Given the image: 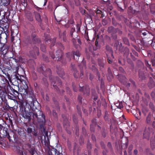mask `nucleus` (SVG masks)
Instances as JSON below:
<instances>
[{
	"label": "nucleus",
	"instance_id": "obj_63",
	"mask_svg": "<svg viewBox=\"0 0 155 155\" xmlns=\"http://www.w3.org/2000/svg\"><path fill=\"white\" fill-rule=\"evenodd\" d=\"M2 142L1 141H0V144L2 145Z\"/></svg>",
	"mask_w": 155,
	"mask_h": 155
},
{
	"label": "nucleus",
	"instance_id": "obj_14",
	"mask_svg": "<svg viewBox=\"0 0 155 155\" xmlns=\"http://www.w3.org/2000/svg\"><path fill=\"white\" fill-rule=\"evenodd\" d=\"M57 73L61 77H63L64 75V72L63 70L61 69L60 70H58L57 71Z\"/></svg>",
	"mask_w": 155,
	"mask_h": 155
},
{
	"label": "nucleus",
	"instance_id": "obj_22",
	"mask_svg": "<svg viewBox=\"0 0 155 155\" xmlns=\"http://www.w3.org/2000/svg\"><path fill=\"white\" fill-rule=\"evenodd\" d=\"M28 96L29 95L30 96H31L32 95L33 93L31 90L29 89L28 88Z\"/></svg>",
	"mask_w": 155,
	"mask_h": 155
},
{
	"label": "nucleus",
	"instance_id": "obj_35",
	"mask_svg": "<svg viewBox=\"0 0 155 155\" xmlns=\"http://www.w3.org/2000/svg\"><path fill=\"white\" fill-rule=\"evenodd\" d=\"M99 65L100 67H101L102 68H103L104 67V64L103 63H102V62H99Z\"/></svg>",
	"mask_w": 155,
	"mask_h": 155
},
{
	"label": "nucleus",
	"instance_id": "obj_31",
	"mask_svg": "<svg viewBox=\"0 0 155 155\" xmlns=\"http://www.w3.org/2000/svg\"><path fill=\"white\" fill-rule=\"evenodd\" d=\"M76 27V29L77 30V32L80 31V27L79 25V24H77Z\"/></svg>",
	"mask_w": 155,
	"mask_h": 155
},
{
	"label": "nucleus",
	"instance_id": "obj_33",
	"mask_svg": "<svg viewBox=\"0 0 155 155\" xmlns=\"http://www.w3.org/2000/svg\"><path fill=\"white\" fill-rule=\"evenodd\" d=\"M32 115H33V117L34 118H37L38 117L37 114L36 113L34 114L32 112Z\"/></svg>",
	"mask_w": 155,
	"mask_h": 155
},
{
	"label": "nucleus",
	"instance_id": "obj_8",
	"mask_svg": "<svg viewBox=\"0 0 155 155\" xmlns=\"http://www.w3.org/2000/svg\"><path fill=\"white\" fill-rule=\"evenodd\" d=\"M2 45V46L0 48V50L3 52V53H6L8 50V47L5 44Z\"/></svg>",
	"mask_w": 155,
	"mask_h": 155
},
{
	"label": "nucleus",
	"instance_id": "obj_29",
	"mask_svg": "<svg viewBox=\"0 0 155 155\" xmlns=\"http://www.w3.org/2000/svg\"><path fill=\"white\" fill-rule=\"evenodd\" d=\"M20 153V155H27V153L25 151H21Z\"/></svg>",
	"mask_w": 155,
	"mask_h": 155
},
{
	"label": "nucleus",
	"instance_id": "obj_48",
	"mask_svg": "<svg viewBox=\"0 0 155 155\" xmlns=\"http://www.w3.org/2000/svg\"><path fill=\"white\" fill-rule=\"evenodd\" d=\"M13 90L14 93V94H15V92L17 93L18 94V92L17 91H16L14 89H13Z\"/></svg>",
	"mask_w": 155,
	"mask_h": 155
},
{
	"label": "nucleus",
	"instance_id": "obj_54",
	"mask_svg": "<svg viewBox=\"0 0 155 155\" xmlns=\"http://www.w3.org/2000/svg\"><path fill=\"white\" fill-rule=\"evenodd\" d=\"M142 34L143 35H145L147 34V33L145 32H144L142 33Z\"/></svg>",
	"mask_w": 155,
	"mask_h": 155
},
{
	"label": "nucleus",
	"instance_id": "obj_46",
	"mask_svg": "<svg viewBox=\"0 0 155 155\" xmlns=\"http://www.w3.org/2000/svg\"><path fill=\"white\" fill-rule=\"evenodd\" d=\"M78 100L80 102H81V98L80 96H79L78 98Z\"/></svg>",
	"mask_w": 155,
	"mask_h": 155
},
{
	"label": "nucleus",
	"instance_id": "obj_49",
	"mask_svg": "<svg viewBox=\"0 0 155 155\" xmlns=\"http://www.w3.org/2000/svg\"><path fill=\"white\" fill-rule=\"evenodd\" d=\"M47 2V0H45V2H44V6H45L46 5Z\"/></svg>",
	"mask_w": 155,
	"mask_h": 155
},
{
	"label": "nucleus",
	"instance_id": "obj_44",
	"mask_svg": "<svg viewBox=\"0 0 155 155\" xmlns=\"http://www.w3.org/2000/svg\"><path fill=\"white\" fill-rule=\"evenodd\" d=\"M73 87V89L74 91H77V90L76 88V87L74 86H72Z\"/></svg>",
	"mask_w": 155,
	"mask_h": 155
},
{
	"label": "nucleus",
	"instance_id": "obj_12",
	"mask_svg": "<svg viewBox=\"0 0 155 155\" xmlns=\"http://www.w3.org/2000/svg\"><path fill=\"white\" fill-rule=\"evenodd\" d=\"M83 88V91L84 94H86V95H88L89 94L90 90L89 87H82Z\"/></svg>",
	"mask_w": 155,
	"mask_h": 155
},
{
	"label": "nucleus",
	"instance_id": "obj_56",
	"mask_svg": "<svg viewBox=\"0 0 155 155\" xmlns=\"http://www.w3.org/2000/svg\"><path fill=\"white\" fill-rule=\"evenodd\" d=\"M101 12V11L100 10H98L97 11V13L98 14H100Z\"/></svg>",
	"mask_w": 155,
	"mask_h": 155
},
{
	"label": "nucleus",
	"instance_id": "obj_61",
	"mask_svg": "<svg viewBox=\"0 0 155 155\" xmlns=\"http://www.w3.org/2000/svg\"><path fill=\"white\" fill-rule=\"evenodd\" d=\"M120 70L121 71H123V69L122 68H120Z\"/></svg>",
	"mask_w": 155,
	"mask_h": 155
},
{
	"label": "nucleus",
	"instance_id": "obj_39",
	"mask_svg": "<svg viewBox=\"0 0 155 155\" xmlns=\"http://www.w3.org/2000/svg\"><path fill=\"white\" fill-rule=\"evenodd\" d=\"M117 107L118 108H119L120 109H121L123 107V106L121 104H119V105L118 106L117 105Z\"/></svg>",
	"mask_w": 155,
	"mask_h": 155
},
{
	"label": "nucleus",
	"instance_id": "obj_43",
	"mask_svg": "<svg viewBox=\"0 0 155 155\" xmlns=\"http://www.w3.org/2000/svg\"><path fill=\"white\" fill-rule=\"evenodd\" d=\"M53 115L54 116H56L57 115V114L56 112H55L54 111H53Z\"/></svg>",
	"mask_w": 155,
	"mask_h": 155
},
{
	"label": "nucleus",
	"instance_id": "obj_40",
	"mask_svg": "<svg viewBox=\"0 0 155 155\" xmlns=\"http://www.w3.org/2000/svg\"><path fill=\"white\" fill-rule=\"evenodd\" d=\"M123 40L125 42V43L126 44H127L128 43V41L127 40L126 38H124L123 39Z\"/></svg>",
	"mask_w": 155,
	"mask_h": 155
},
{
	"label": "nucleus",
	"instance_id": "obj_36",
	"mask_svg": "<svg viewBox=\"0 0 155 155\" xmlns=\"http://www.w3.org/2000/svg\"><path fill=\"white\" fill-rule=\"evenodd\" d=\"M149 106L151 109H153L154 108L153 105V103H150V104H149Z\"/></svg>",
	"mask_w": 155,
	"mask_h": 155
},
{
	"label": "nucleus",
	"instance_id": "obj_20",
	"mask_svg": "<svg viewBox=\"0 0 155 155\" xmlns=\"http://www.w3.org/2000/svg\"><path fill=\"white\" fill-rule=\"evenodd\" d=\"M74 75L75 78H78L79 76V73L78 71H75L74 73Z\"/></svg>",
	"mask_w": 155,
	"mask_h": 155
},
{
	"label": "nucleus",
	"instance_id": "obj_25",
	"mask_svg": "<svg viewBox=\"0 0 155 155\" xmlns=\"http://www.w3.org/2000/svg\"><path fill=\"white\" fill-rule=\"evenodd\" d=\"M30 153L32 155H38L37 152L34 150H31Z\"/></svg>",
	"mask_w": 155,
	"mask_h": 155
},
{
	"label": "nucleus",
	"instance_id": "obj_47",
	"mask_svg": "<svg viewBox=\"0 0 155 155\" xmlns=\"http://www.w3.org/2000/svg\"><path fill=\"white\" fill-rule=\"evenodd\" d=\"M8 98L9 99H11V100H14V99H13L14 97H12V96H8Z\"/></svg>",
	"mask_w": 155,
	"mask_h": 155
},
{
	"label": "nucleus",
	"instance_id": "obj_2",
	"mask_svg": "<svg viewBox=\"0 0 155 155\" xmlns=\"http://www.w3.org/2000/svg\"><path fill=\"white\" fill-rule=\"evenodd\" d=\"M28 87L26 84V86H24V87L23 86L22 88H21L20 89L18 88V91L21 94L25 95V96H28Z\"/></svg>",
	"mask_w": 155,
	"mask_h": 155
},
{
	"label": "nucleus",
	"instance_id": "obj_41",
	"mask_svg": "<svg viewBox=\"0 0 155 155\" xmlns=\"http://www.w3.org/2000/svg\"><path fill=\"white\" fill-rule=\"evenodd\" d=\"M151 96L153 98H155V94L154 92H153L151 93Z\"/></svg>",
	"mask_w": 155,
	"mask_h": 155
},
{
	"label": "nucleus",
	"instance_id": "obj_53",
	"mask_svg": "<svg viewBox=\"0 0 155 155\" xmlns=\"http://www.w3.org/2000/svg\"><path fill=\"white\" fill-rule=\"evenodd\" d=\"M107 61H108V63H110H110H111V61H110V60H109V59H107Z\"/></svg>",
	"mask_w": 155,
	"mask_h": 155
},
{
	"label": "nucleus",
	"instance_id": "obj_5",
	"mask_svg": "<svg viewBox=\"0 0 155 155\" xmlns=\"http://www.w3.org/2000/svg\"><path fill=\"white\" fill-rule=\"evenodd\" d=\"M119 80L120 81L125 84L127 87L130 86V84L129 83H127V79L124 76H120L119 77Z\"/></svg>",
	"mask_w": 155,
	"mask_h": 155
},
{
	"label": "nucleus",
	"instance_id": "obj_21",
	"mask_svg": "<svg viewBox=\"0 0 155 155\" xmlns=\"http://www.w3.org/2000/svg\"><path fill=\"white\" fill-rule=\"evenodd\" d=\"M151 116L150 115H148L147 117L146 122L147 123H149L150 122Z\"/></svg>",
	"mask_w": 155,
	"mask_h": 155
},
{
	"label": "nucleus",
	"instance_id": "obj_16",
	"mask_svg": "<svg viewBox=\"0 0 155 155\" xmlns=\"http://www.w3.org/2000/svg\"><path fill=\"white\" fill-rule=\"evenodd\" d=\"M1 4L4 6H7L8 5L7 0H2Z\"/></svg>",
	"mask_w": 155,
	"mask_h": 155
},
{
	"label": "nucleus",
	"instance_id": "obj_51",
	"mask_svg": "<svg viewBox=\"0 0 155 155\" xmlns=\"http://www.w3.org/2000/svg\"><path fill=\"white\" fill-rule=\"evenodd\" d=\"M52 84H53V86L54 87L55 86H57V85L55 83H54V82H52Z\"/></svg>",
	"mask_w": 155,
	"mask_h": 155
},
{
	"label": "nucleus",
	"instance_id": "obj_30",
	"mask_svg": "<svg viewBox=\"0 0 155 155\" xmlns=\"http://www.w3.org/2000/svg\"><path fill=\"white\" fill-rule=\"evenodd\" d=\"M6 136L8 138L9 141H11L12 140V139L11 138V137H10L9 134L8 133H7V134L6 135Z\"/></svg>",
	"mask_w": 155,
	"mask_h": 155
},
{
	"label": "nucleus",
	"instance_id": "obj_11",
	"mask_svg": "<svg viewBox=\"0 0 155 155\" xmlns=\"http://www.w3.org/2000/svg\"><path fill=\"white\" fill-rule=\"evenodd\" d=\"M73 55L74 58L77 60H78V57L80 56L81 54L79 51H77L74 53Z\"/></svg>",
	"mask_w": 155,
	"mask_h": 155
},
{
	"label": "nucleus",
	"instance_id": "obj_42",
	"mask_svg": "<svg viewBox=\"0 0 155 155\" xmlns=\"http://www.w3.org/2000/svg\"><path fill=\"white\" fill-rule=\"evenodd\" d=\"M87 148L90 149L91 148V145L90 143H88L87 144Z\"/></svg>",
	"mask_w": 155,
	"mask_h": 155
},
{
	"label": "nucleus",
	"instance_id": "obj_24",
	"mask_svg": "<svg viewBox=\"0 0 155 155\" xmlns=\"http://www.w3.org/2000/svg\"><path fill=\"white\" fill-rule=\"evenodd\" d=\"M75 31V29L74 28H72L71 31H70V35L71 37L72 38L73 37V33Z\"/></svg>",
	"mask_w": 155,
	"mask_h": 155
},
{
	"label": "nucleus",
	"instance_id": "obj_50",
	"mask_svg": "<svg viewBox=\"0 0 155 155\" xmlns=\"http://www.w3.org/2000/svg\"><path fill=\"white\" fill-rule=\"evenodd\" d=\"M78 43L79 44H81V41L79 39H78Z\"/></svg>",
	"mask_w": 155,
	"mask_h": 155
},
{
	"label": "nucleus",
	"instance_id": "obj_15",
	"mask_svg": "<svg viewBox=\"0 0 155 155\" xmlns=\"http://www.w3.org/2000/svg\"><path fill=\"white\" fill-rule=\"evenodd\" d=\"M35 17L36 20L38 21H41V16L40 14L38 13H36L35 14Z\"/></svg>",
	"mask_w": 155,
	"mask_h": 155
},
{
	"label": "nucleus",
	"instance_id": "obj_59",
	"mask_svg": "<svg viewBox=\"0 0 155 155\" xmlns=\"http://www.w3.org/2000/svg\"><path fill=\"white\" fill-rule=\"evenodd\" d=\"M153 125L154 127H155V122H153Z\"/></svg>",
	"mask_w": 155,
	"mask_h": 155
},
{
	"label": "nucleus",
	"instance_id": "obj_38",
	"mask_svg": "<svg viewBox=\"0 0 155 155\" xmlns=\"http://www.w3.org/2000/svg\"><path fill=\"white\" fill-rule=\"evenodd\" d=\"M67 57L69 58V59H70L71 58V54L70 53H68L67 54H66Z\"/></svg>",
	"mask_w": 155,
	"mask_h": 155
},
{
	"label": "nucleus",
	"instance_id": "obj_62",
	"mask_svg": "<svg viewBox=\"0 0 155 155\" xmlns=\"http://www.w3.org/2000/svg\"><path fill=\"white\" fill-rule=\"evenodd\" d=\"M92 125H91V130H93V129H92Z\"/></svg>",
	"mask_w": 155,
	"mask_h": 155
},
{
	"label": "nucleus",
	"instance_id": "obj_45",
	"mask_svg": "<svg viewBox=\"0 0 155 155\" xmlns=\"http://www.w3.org/2000/svg\"><path fill=\"white\" fill-rule=\"evenodd\" d=\"M134 153L135 155H136L137 154V151L136 150H135L134 151Z\"/></svg>",
	"mask_w": 155,
	"mask_h": 155
},
{
	"label": "nucleus",
	"instance_id": "obj_58",
	"mask_svg": "<svg viewBox=\"0 0 155 155\" xmlns=\"http://www.w3.org/2000/svg\"><path fill=\"white\" fill-rule=\"evenodd\" d=\"M2 125L1 124H0V130H1V129H2Z\"/></svg>",
	"mask_w": 155,
	"mask_h": 155
},
{
	"label": "nucleus",
	"instance_id": "obj_1",
	"mask_svg": "<svg viewBox=\"0 0 155 155\" xmlns=\"http://www.w3.org/2000/svg\"><path fill=\"white\" fill-rule=\"evenodd\" d=\"M21 113L25 118L28 119L29 121L31 120V116L32 113L31 111H28V110L25 108V109L24 111H21Z\"/></svg>",
	"mask_w": 155,
	"mask_h": 155
},
{
	"label": "nucleus",
	"instance_id": "obj_17",
	"mask_svg": "<svg viewBox=\"0 0 155 155\" xmlns=\"http://www.w3.org/2000/svg\"><path fill=\"white\" fill-rule=\"evenodd\" d=\"M27 17L29 21H32L33 20V16L31 14H29L27 15Z\"/></svg>",
	"mask_w": 155,
	"mask_h": 155
},
{
	"label": "nucleus",
	"instance_id": "obj_28",
	"mask_svg": "<svg viewBox=\"0 0 155 155\" xmlns=\"http://www.w3.org/2000/svg\"><path fill=\"white\" fill-rule=\"evenodd\" d=\"M46 48L45 46L44 45H41V50L43 52L45 51Z\"/></svg>",
	"mask_w": 155,
	"mask_h": 155
},
{
	"label": "nucleus",
	"instance_id": "obj_4",
	"mask_svg": "<svg viewBox=\"0 0 155 155\" xmlns=\"http://www.w3.org/2000/svg\"><path fill=\"white\" fill-rule=\"evenodd\" d=\"M30 56L34 57L36 54L38 55L39 54V49L36 47H34L29 52Z\"/></svg>",
	"mask_w": 155,
	"mask_h": 155
},
{
	"label": "nucleus",
	"instance_id": "obj_7",
	"mask_svg": "<svg viewBox=\"0 0 155 155\" xmlns=\"http://www.w3.org/2000/svg\"><path fill=\"white\" fill-rule=\"evenodd\" d=\"M151 130L152 129L149 128H146L143 133L144 137L146 138H148Z\"/></svg>",
	"mask_w": 155,
	"mask_h": 155
},
{
	"label": "nucleus",
	"instance_id": "obj_10",
	"mask_svg": "<svg viewBox=\"0 0 155 155\" xmlns=\"http://www.w3.org/2000/svg\"><path fill=\"white\" fill-rule=\"evenodd\" d=\"M34 104V103H32V101L31 103V105H30V104L29 103H26V107L25 108H26L27 110H28V111H31L32 110V106Z\"/></svg>",
	"mask_w": 155,
	"mask_h": 155
},
{
	"label": "nucleus",
	"instance_id": "obj_57",
	"mask_svg": "<svg viewBox=\"0 0 155 155\" xmlns=\"http://www.w3.org/2000/svg\"><path fill=\"white\" fill-rule=\"evenodd\" d=\"M83 72H82V71H81V74H80L81 76H83Z\"/></svg>",
	"mask_w": 155,
	"mask_h": 155
},
{
	"label": "nucleus",
	"instance_id": "obj_32",
	"mask_svg": "<svg viewBox=\"0 0 155 155\" xmlns=\"http://www.w3.org/2000/svg\"><path fill=\"white\" fill-rule=\"evenodd\" d=\"M151 147L152 148H155V141L154 143L151 142Z\"/></svg>",
	"mask_w": 155,
	"mask_h": 155
},
{
	"label": "nucleus",
	"instance_id": "obj_23",
	"mask_svg": "<svg viewBox=\"0 0 155 155\" xmlns=\"http://www.w3.org/2000/svg\"><path fill=\"white\" fill-rule=\"evenodd\" d=\"M139 78L141 80H143L145 79V77L144 74H143V75H141L140 73H139Z\"/></svg>",
	"mask_w": 155,
	"mask_h": 155
},
{
	"label": "nucleus",
	"instance_id": "obj_6",
	"mask_svg": "<svg viewBox=\"0 0 155 155\" xmlns=\"http://www.w3.org/2000/svg\"><path fill=\"white\" fill-rule=\"evenodd\" d=\"M49 153L50 155H61L59 152L57 151L56 149L54 148L50 150Z\"/></svg>",
	"mask_w": 155,
	"mask_h": 155
},
{
	"label": "nucleus",
	"instance_id": "obj_26",
	"mask_svg": "<svg viewBox=\"0 0 155 155\" xmlns=\"http://www.w3.org/2000/svg\"><path fill=\"white\" fill-rule=\"evenodd\" d=\"M145 64L146 66L147 67L149 68V69H151L150 67V65L149 64L148 62L147 61L145 60Z\"/></svg>",
	"mask_w": 155,
	"mask_h": 155
},
{
	"label": "nucleus",
	"instance_id": "obj_18",
	"mask_svg": "<svg viewBox=\"0 0 155 155\" xmlns=\"http://www.w3.org/2000/svg\"><path fill=\"white\" fill-rule=\"evenodd\" d=\"M16 79L17 80H19L20 82H21L22 83L24 82V83L26 85L27 84L26 83V82L24 80L21 79V78L20 79L19 78L18 76H15Z\"/></svg>",
	"mask_w": 155,
	"mask_h": 155
},
{
	"label": "nucleus",
	"instance_id": "obj_37",
	"mask_svg": "<svg viewBox=\"0 0 155 155\" xmlns=\"http://www.w3.org/2000/svg\"><path fill=\"white\" fill-rule=\"evenodd\" d=\"M21 2L22 3H23V5H24V6H26L27 5V4L26 3V2L25 1V0H23V1H21Z\"/></svg>",
	"mask_w": 155,
	"mask_h": 155
},
{
	"label": "nucleus",
	"instance_id": "obj_60",
	"mask_svg": "<svg viewBox=\"0 0 155 155\" xmlns=\"http://www.w3.org/2000/svg\"><path fill=\"white\" fill-rule=\"evenodd\" d=\"M63 37L65 35V32L64 31L63 33Z\"/></svg>",
	"mask_w": 155,
	"mask_h": 155
},
{
	"label": "nucleus",
	"instance_id": "obj_52",
	"mask_svg": "<svg viewBox=\"0 0 155 155\" xmlns=\"http://www.w3.org/2000/svg\"><path fill=\"white\" fill-rule=\"evenodd\" d=\"M92 139L94 140H95V137H94L93 136H92Z\"/></svg>",
	"mask_w": 155,
	"mask_h": 155
},
{
	"label": "nucleus",
	"instance_id": "obj_13",
	"mask_svg": "<svg viewBox=\"0 0 155 155\" xmlns=\"http://www.w3.org/2000/svg\"><path fill=\"white\" fill-rule=\"evenodd\" d=\"M31 40L35 44L37 42L38 43L40 42L39 39L36 37L35 35H33L31 37Z\"/></svg>",
	"mask_w": 155,
	"mask_h": 155
},
{
	"label": "nucleus",
	"instance_id": "obj_55",
	"mask_svg": "<svg viewBox=\"0 0 155 155\" xmlns=\"http://www.w3.org/2000/svg\"><path fill=\"white\" fill-rule=\"evenodd\" d=\"M75 39L73 38V39L72 40V41L73 42L74 44V42L75 41Z\"/></svg>",
	"mask_w": 155,
	"mask_h": 155
},
{
	"label": "nucleus",
	"instance_id": "obj_3",
	"mask_svg": "<svg viewBox=\"0 0 155 155\" xmlns=\"http://www.w3.org/2000/svg\"><path fill=\"white\" fill-rule=\"evenodd\" d=\"M50 55L53 59L56 58L57 59L56 60L60 61L61 57L62 56V52L61 50H58L56 52V55H55L54 57V55H52L51 53H50Z\"/></svg>",
	"mask_w": 155,
	"mask_h": 155
},
{
	"label": "nucleus",
	"instance_id": "obj_27",
	"mask_svg": "<svg viewBox=\"0 0 155 155\" xmlns=\"http://www.w3.org/2000/svg\"><path fill=\"white\" fill-rule=\"evenodd\" d=\"M32 132V129L30 127H28V128L27 129V132L28 134L31 133Z\"/></svg>",
	"mask_w": 155,
	"mask_h": 155
},
{
	"label": "nucleus",
	"instance_id": "obj_9",
	"mask_svg": "<svg viewBox=\"0 0 155 155\" xmlns=\"http://www.w3.org/2000/svg\"><path fill=\"white\" fill-rule=\"evenodd\" d=\"M106 49L107 50L106 54L107 56L108 55V54L110 53V54H111L112 57L114 58V57L113 55V51L112 50L111 48L110 47L108 46H107L106 47Z\"/></svg>",
	"mask_w": 155,
	"mask_h": 155
},
{
	"label": "nucleus",
	"instance_id": "obj_64",
	"mask_svg": "<svg viewBox=\"0 0 155 155\" xmlns=\"http://www.w3.org/2000/svg\"><path fill=\"white\" fill-rule=\"evenodd\" d=\"M48 72L50 73V69L48 70Z\"/></svg>",
	"mask_w": 155,
	"mask_h": 155
},
{
	"label": "nucleus",
	"instance_id": "obj_19",
	"mask_svg": "<svg viewBox=\"0 0 155 155\" xmlns=\"http://www.w3.org/2000/svg\"><path fill=\"white\" fill-rule=\"evenodd\" d=\"M148 86L149 87L152 88L154 86L155 84L153 81H151L148 83Z\"/></svg>",
	"mask_w": 155,
	"mask_h": 155
},
{
	"label": "nucleus",
	"instance_id": "obj_34",
	"mask_svg": "<svg viewBox=\"0 0 155 155\" xmlns=\"http://www.w3.org/2000/svg\"><path fill=\"white\" fill-rule=\"evenodd\" d=\"M44 99L46 101H48L49 100V97L47 95H46L45 97H44Z\"/></svg>",
	"mask_w": 155,
	"mask_h": 155
}]
</instances>
